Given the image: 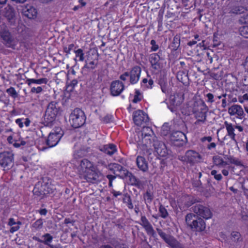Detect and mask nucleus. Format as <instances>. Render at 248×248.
<instances>
[{
	"mask_svg": "<svg viewBox=\"0 0 248 248\" xmlns=\"http://www.w3.org/2000/svg\"><path fill=\"white\" fill-rule=\"evenodd\" d=\"M77 169L80 177L88 182L96 183L104 178L102 173L88 159L81 160Z\"/></svg>",
	"mask_w": 248,
	"mask_h": 248,
	"instance_id": "nucleus-1",
	"label": "nucleus"
},
{
	"mask_svg": "<svg viewBox=\"0 0 248 248\" xmlns=\"http://www.w3.org/2000/svg\"><path fill=\"white\" fill-rule=\"evenodd\" d=\"M70 123L74 128H78L85 122V116L84 112L80 109L75 108L70 116Z\"/></svg>",
	"mask_w": 248,
	"mask_h": 248,
	"instance_id": "nucleus-2",
	"label": "nucleus"
},
{
	"mask_svg": "<svg viewBox=\"0 0 248 248\" xmlns=\"http://www.w3.org/2000/svg\"><path fill=\"white\" fill-rule=\"evenodd\" d=\"M186 221L191 228L195 229L197 231H202L205 228V223L201 218H198L196 215L190 213L186 217Z\"/></svg>",
	"mask_w": 248,
	"mask_h": 248,
	"instance_id": "nucleus-3",
	"label": "nucleus"
},
{
	"mask_svg": "<svg viewBox=\"0 0 248 248\" xmlns=\"http://www.w3.org/2000/svg\"><path fill=\"white\" fill-rule=\"evenodd\" d=\"M141 139L138 142L139 144H142L146 146H150L153 141L156 139L154 133L150 127H143L141 131Z\"/></svg>",
	"mask_w": 248,
	"mask_h": 248,
	"instance_id": "nucleus-4",
	"label": "nucleus"
},
{
	"mask_svg": "<svg viewBox=\"0 0 248 248\" xmlns=\"http://www.w3.org/2000/svg\"><path fill=\"white\" fill-rule=\"evenodd\" d=\"M59 112V107L57 102H51L47 106L45 114V119L47 123L52 122Z\"/></svg>",
	"mask_w": 248,
	"mask_h": 248,
	"instance_id": "nucleus-5",
	"label": "nucleus"
},
{
	"mask_svg": "<svg viewBox=\"0 0 248 248\" xmlns=\"http://www.w3.org/2000/svg\"><path fill=\"white\" fill-rule=\"evenodd\" d=\"M63 133L60 127H57L55 130L51 132L46 140V144L49 147H53L56 146L62 137Z\"/></svg>",
	"mask_w": 248,
	"mask_h": 248,
	"instance_id": "nucleus-6",
	"label": "nucleus"
},
{
	"mask_svg": "<svg viewBox=\"0 0 248 248\" xmlns=\"http://www.w3.org/2000/svg\"><path fill=\"white\" fill-rule=\"evenodd\" d=\"M193 211L196 215V217L203 218L205 219L211 218L212 217V212L207 206L202 204H196L193 207Z\"/></svg>",
	"mask_w": 248,
	"mask_h": 248,
	"instance_id": "nucleus-7",
	"label": "nucleus"
},
{
	"mask_svg": "<svg viewBox=\"0 0 248 248\" xmlns=\"http://www.w3.org/2000/svg\"><path fill=\"white\" fill-rule=\"evenodd\" d=\"M14 154L10 152L0 153V165L4 170H9L13 165Z\"/></svg>",
	"mask_w": 248,
	"mask_h": 248,
	"instance_id": "nucleus-8",
	"label": "nucleus"
},
{
	"mask_svg": "<svg viewBox=\"0 0 248 248\" xmlns=\"http://www.w3.org/2000/svg\"><path fill=\"white\" fill-rule=\"evenodd\" d=\"M156 231L161 238L171 248H184L183 246L172 236L167 234L160 229Z\"/></svg>",
	"mask_w": 248,
	"mask_h": 248,
	"instance_id": "nucleus-9",
	"label": "nucleus"
},
{
	"mask_svg": "<svg viewBox=\"0 0 248 248\" xmlns=\"http://www.w3.org/2000/svg\"><path fill=\"white\" fill-rule=\"evenodd\" d=\"M208 108L204 103L199 106V108L198 110H195L194 111L195 117L197 119L195 124H199V122L204 123L206 118V112H207Z\"/></svg>",
	"mask_w": 248,
	"mask_h": 248,
	"instance_id": "nucleus-10",
	"label": "nucleus"
},
{
	"mask_svg": "<svg viewBox=\"0 0 248 248\" xmlns=\"http://www.w3.org/2000/svg\"><path fill=\"white\" fill-rule=\"evenodd\" d=\"M133 118L135 124L137 125H141L149 121L147 114L141 110L135 111L133 114Z\"/></svg>",
	"mask_w": 248,
	"mask_h": 248,
	"instance_id": "nucleus-11",
	"label": "nucleus"
},
{
	"mask_svg": "<svg viewBox=\"0 0 248 248\" xmlns=\"http://www.w3.org/2000/svg\"><path fill=\"white\" fill-rule=\"evenodd\" d=\"M172 144L176 146H182L186 139V136L181 131H177L173 132L170 137Z\"/></svg>",
	"mask_w": 248,
	"mask_h": 248,
	"instance_id": "nucleus-12",
	"label": "nucleus"
},
{
	"mask_svg": "<svg viewBox=\"0 0 248 248\" xmlns=\"http://www.w3.org/2000/svg\"><path fill=\"white\" fill-rule=\"evenodd\" d=\"M152 142L153 146L159 155L164 157L168 155V151L165 144L163 142L155 139Z\"/></svg>",
	"mask_w": 248,
	"mask_h": 248,
	"instance_id": "nucleus-13",
	"label": "nucleus"
},
{
	"mask_svg": "<svg viewBox=\"0 0 248 248\" xmlns=\"http://www.w3.org/2000/svg\"><path fill=\"white\" fill-rule=\"evenodd\" d=\"M140 224L143 227L148 235H150L153 237H155V236L156 233L153 227L145 216H141Z\"/></svg>",
	"mask_w": 248,
	"mask_h": 248,
	"instance_id": "nucleus-14",
	"label": "nucleus"
},
{
	"mask_svg": "<svg viewBox=\"0 0 248 248\" xmlns=\"http://www.w3.org/2000/svg\"><path fill=\"white\" fill-rule=\"evenodd\" d=\"M228 113L231 116H235L236 118L242 119L245 114L242 107L238 105H233L228 108Z\"/></svg>",
	"mask_w": 248,
	"mask_h": 248,
	"instance_id": "nucleus-15",
	"label": "nucleus"
},
{
	"mask_svg": "<svg viewBox=\"0 0 248 248\" xmlns=\"http://www.w3.org/2000/svg\"><path fill=\"white\" fill-rule=\"evenodd\" d=\"M141 69L138 66H134L129 73L130 82L132 84L137 83L140 79Z\"/></svg>",
	"mask_w": 248,
	"mask_h": 248,
	"instance_id": "nucleus-16",
	"label": "nucleus"
},
{
	"mask_svg": "<svg viewBox=\"0 0 248 248\" xmlns=\"http://www.w3.org/2000/svg\"><path fill=\"white\" fill-rule=\"evenodd\" d=\"M124 85L119 80L114 81L110 86L111 93L113 96L119 95L124 90Z\"/></svg>",
	"mask_w": 248,
	"mask_h": 248,
	"instance_id": "nucleus-17",
	"label": "nucleus"
},
{
	"mask_svg": "<svg viewBox=\"0 0 248 248\" xmlns=\"http://www.w3.org/2000/svg\"><path fill=\"white\" fill-rule=\"evenodd\" d=\"M186 156L188 158V162L190 163H198L202 160V156L193 150L186 151Z\"/></svg>",
	"mask_w": 248,
	"mask_h": 248,
	"instance_id": "nucleus-18",
	"label": "nucleus"
},
{
	"mask_svg": "<svg viewBox=\"0 0 248 248\" xmlns=\"http://www.w3.org/2000/svg\"><path fill=\"white\" fill-rule=\"evenodd\" d=\"M23 13L25 16L29 18L33 19L37 16V10L34 7L27 5L23 9Z\"/></svg>",
	"mask_w": 248,
	"mask_h": 248,
	"instance_id": "nucleus-19",
	"label": "nucleus"
},
{
	"mask_svg": "<svg viewBox=\"0 0 248 248\" xmlns=\"http://www.w3.org/2000/svg\"><path fill=\"white\" fill-rule=\"evenodd\" d=\"M136 163L138 168L143 172H146L148 170V164L145 158L141 156H138Z\"/></svg>",
	"mask_w": 248,
	"mask_h": 248,
	"instance_id": "nucleus-20",
	"label": "nucleus"
},
{
	"mask_svg": "<svg viewBox=\"0 0 248 248\" xmlns=\"http://www.w3.org/2000/svg\"><path fill=\"white\" fill-rule=\"evenodd\" d=\"M112 166V167L113 168L117 169L120 171H123V173L125 177L129 178V179L131 181L135 182L136 181V178L132 174V173L126 170H124L123 167L118 164H113L112 165H110L109 166V169H111L110 166Z\"/></svg>",
	"mask_w": 248,
	"mask_h": 248,
	"instance_id": "nucleus-21",
	"label": "nucleus"
},
{
	"mask_svg": "<svg viewBox=\"0 0 248 248\" xmlns=\"http://www.w3.org/2000/svg\"><path fill=\"white\" fill-rule=\"evenodd\" d=\"M43 189L44 191L40 190L38 187L35 186L33 190V193L34 195L39 197L40 198H42L44 195L52 193L53 192V189L50 188L49 187L45 186L43 187Z\"/></svg>",
	"mask_w": 248,
	"mask_h": 248,
	"instance_id": "nucleus-22",
	"label": "nucleus"
},
{
	"mask_svg": "<svg viewBox=\"0 0 248 248\" xmlns=\"http://www.w3.org/2000/svg\"><path fill=\"white\" fill-rule=\"evenodd\" d=\"M8 225L11 226L10 230V232L14 233L20 229L22 222L20 221H16L14 218L11 217L9 219Z\"/></svg>",
	"mask_w": 248,
	"mask_h": 248,
	"instance_id": "nucleus-23",
	"label": "nucleus"
},
{
	"mask_svg": "<svg viewBox=\"0 0 248 248\" xmlns=\"http://www.w3.org/2000/svg\"><path fill=\"white\" fill-rule=\"evenodd\" d=\"M224 125L227 131V134L230 137V138L235 141V134L234 133L235 126L233 125L232 123H229L227 121L224 122Z\"/></svg>",
	"mask_w": 248,
	"mask_h": 248,
	"instance_id": "nucleus-24",
	"label": "nucleus"
},
{
	"mask_svg": "<svg viewBox=\"0 0 248 248\" xmlns=\"http://www.w3.org/2000/svg\"><path fill=\"white\" fill-rule=\"evenodd\" d=\"M42 237L44 238L43 240H42L37 238H33V239L39 242L43 243L44 244L48 246L51 248H53V246L50 244L53 238L52 235H51L49 233H47L42 235Z\"/></svg>",
	"mask_w": 248,
	"mask_h": 248,
	"instance_id": "nucleus-25",
	"label": "nucleus"
},
{
	"mask_svg": "<svg viewBox=\"0 0 248 248\" xmlns=\"http://www.w3.org/2000/svg\"><path fill=\"white\" fill-rule=\"evenodd\" d=\"M101 151L106 154L111 155L117 152L116 146L113 144H108L104 145L101 149Z\"/></svg>",
	"mask_w": 248,
	"mask_h": 248,
	"instance_id": "nucleus-26",
	"label": "nucleus"
},
{
	"mask_svg": "<svg viewBox=\"0 0 248 248\" xmlns=\"http://www.w3.org/2000/svg\"><path fill=\"white\" fill-rule=\"evenodd\" d=\"M1 14L4 16L10 19L14 16V10L13 7L10 5L6 6L0 10Z\"/></svg>",
	"mask_w": 248,
	"mask_h": 248,
	"instance_id": "nucleus-27",
	"label": "nucleus"
},
{
	"mask_svg": "<svg viewBox=\"0 0 248 248\" xmlns=\"http://www.w3.org/2000/svg\"><path fill=\"white\" fill-rule=\"evenodd\" d=\"M160 59V56L157 53H154L151 55L150 61L154 68L157 69L159 67L158 62Z\"/></svg>",
	"mask_w": 248,
	"mask_h": 248,
	"instance_id": "nucleus-28",
	"label": "nucleus"
},
{
	"mask_svg": "<svg viewBox=\"0 0 248 248\" xmlns=\"http://www.w3.org/2000/svg\"><path fill=\"white\" fill-rule=\"evenodd\" d=\"M28 85L30 86L31 84L34 83L36 84H46L48 82V79L46 78H42L38 79H34V78H28L26 81Z\"/></svg>",
	"mask_w": 248,
	"mask_h": 248,
	"instance_id": "nucleus-29",
	"label": "nucleus"
},
{
	"mask_svg": "<svg viewBox=\"0 0 248 248\" xmlns=\"http://www.w3.org/2000/svg\"><path fill=\"white\" fill-rule=\"evenodd\" d=\"M183 98L178 94H174L170 96V101L171 104L175 106L180 105L183 102Z\"/></svg>",
	"mask_w": 248,
	"mask_h": 248,
	"instance_id": "nucleus-30",
	"label": "nucleus"
},
{
	"mask_svg": "<svg viewBox=\"0 0 248 248\" xmlns=\"http://www.w3.org/2000/svg\"><path fill=\"white\" fill-rule=\"evenodd\" d=\"M213 161L215 165L219 167H225L228 163L224 161L223 159L219 156H216L213 157Z\"/></svg>",
	"mask_w": 248,
	"mask_h": 248,
	"instance_id": "nucleus-31",
	"label": "nucleus"
},
{
	"mask_svg": "<svg viewBox=\"0 0 248 248\" xmlns=\"http://www.w3.org/2000/svg\"><path fill=\"white\" fill-rule=\"evenodd\" d=\"M159 216L163 218H166L169 216L167 210L162 205H160L159 207Z\"/></svg>",
	"mask_w": 248,
	"mask_h": 248,
	"instance_id": "nucleus-32",
	"label": "nucleus"
},
{
	"mask_svg": "<svg viewBox=\"0 0 248 248\" xmlns=\"http://www.w3.org/2000/svg\"><path fill=\"white\" fill-rule=\"evenodd\" d=\"M123 201L124 203L126 204V205L129 209L133 208L130 197L128 195L125 194L123 198Z\"/></svg>",
	"mask_w": 248,
	"mask_h": 248,
	"instance_id": "nucleus-33",
	"label": "nucleus"
},
{
	"mask_svg": "<svg viewBox=\"0 0 248 248\" xmlns=\"http://www.w3.org/2000/svg\"><path fill=\"white\" fill-rule=\"evenodd\" d=\"M231 239L234 242H238L242 241V238L239 232H232L231 233Z\"/></svg>",
	"mask_w": 248,
	"mask_h": 248,
	"instance_id": "nucleus-34",
	"label": "nucleus"
},
{
	"mask_svg": "<svg viewBox=\"0 0 248 248\" xmlns=\"http://www.w3.org/2000/svg\"><path fill=\"white\" fill-rule=\"evenodd\" d=\"M245 11L246 9L243 6H236L232 8L230 12L235 14H241Z\"/></svg>",
	"mask_w": 248,
	"mask_h": 248,
	"instance_id": "nucleus-35",
	"label": "nucleus"
},
{
	"mask_svg": "<svg viewBox=\"0 0 248 248\" xmlns=\"http://www.w3.org/2000/svg\"><path fill=\"white\" fill-rule=\"evenodd\" d=\"M240 34L243 37L248 38V25L241 27L239 29Z\"/></svg>",
	"mask_w": 248,
	"mask_h": 248,
	"instance_id": "nucleus-36",
	"label": "nucleus"
},
{
	"mask_svg": "<svg viewBox=\"0 0 248 248\" xmlns=\"http://www.w3.org/2000/svg\"><path fill=\"white\" fill-rule=\"evenodd\" d=\"M43 225V220L42 219H39L32 224V227L35 230H39L42 228Z\"/></svg>",
	"mask_w": 248,
	"mask_h": 248,
	"instance_id": "nucleus-37",
	"label": "nucleus"
},
{
	"mask_svg": "<svg viewBox=\"0 0 248 248\" xmlns=\"http://www.w3.org/2000/svg\"><path fill=\"white\" fill-rule=\"evenodd\" d=\"M26 144V142L22 139L15 140V142L13 143V146L16 148H19L21 146H23Z\"/></svg>",
	"mask_w": 248,
	"mask_h": 248,
	"instance_id": "nucleus-38",
	"label": "nucleus"
},
{
	"mask_svg": "<svg viewBox=\"0 0 248 248\" xmlns=\"http://www.w3.org/2000/svg\"><path fill=\"white\" fill-rule=\"evenodd\" d=\"M75 53L76 54V57L79 58V61L81 62L84 61V57L82 49L79 48L78 50H75Z\"/></svg>",
	"mask_w": 248,
	"mask_h": 248,
	"instance_id": "nucleus-39",
	"label": "nucleus"
},
{
	"mask_svg": "<svg viewBox=\"0 0 248 248\" xmlns=\"http://www.w3.org/2000/svg\"><path fill=\"white\" fill-rule=\"evenodd\" d=\"M6 92L13 98H16L17 97V93L15 89L13 87H10L6 90Z\"/></svg>",
	"mask_w": 248,
	"mask_h": 248,
	"instance_id": "nucleus-40",
	"label": "nucleus"
},
{
	"mask_svg": "<svg viewBox=\"0 0 248 248\" xmlns=\"http://www.w3.org/2000/svg\"><path fill=\"white\" fill-rule=\"evenodd\" d=\"M211 174L214 176V178L217 181H220L222 179V176L221 174L217 173L216 170H212L211 172Z\"/></svg>",
	"mask_w": 248,
	"mask_h": 248,
	"instance_id": "nucleus-41",
	"label": "nucleus"
},
{
	"mask_svg": "<svg viewBox=\"0 0 248 248\" xmlns=\"http://www.w3.org/2000/svg\"><path fill=\"white\" fill-rule=\"evenodd\" d=\"M239 21L242 24L248 25V14L245 15L241 17Z\"/></svg>",
	"mask_w": 248,
	"mask_h": 248,
	"instance_id": "nucleus-42",
	"label": "nucleus"
},
{
	"mask_svg": "<svg viewBox=\"0 0 248 248\" xmlns=\"http://www.w3.org/2000/svg\"><path fill=\"white\" fill-rule=\"evenodd\" d=\"M43 91V89L41 87L38 86L37 87H32L31 89V92L32 93H39Z\"/></svg>",
	"mask_w": 248,
	"mask_h": 248,
	"instance_id": "nucleus-43",
	"label": "nucleus"
},
{
	"mask_svg": "<svg viewBox=\"0 0 248 248\" xmlns=\"http://www.w3.org/2000/svg\"><path fill=\"white\" fill-rule=\"evenodd\" d=\"M1 36L5 41H8L10 39V33L8 31H5L2 32Z\"/></svg>",
	"mask_w": 248,
	"mask_h": 248,
	"instance_id": "nucleus-44",
	"label": "nucleus"
},
{
	"mask_svg": "<svg viewBox=\"0 0 248 248\" xmlns=\"http://www.w3.org/2000/svg\"><path fill=\"white\" fill-rule=\"evenodd\" d=\"M150 43L152 45L151 50L153 51H156L158 48V46L156 44L155 41V40H152Z\"/></svg>",
	"mask_w": 248,
	"mask_h": 248,
	"instance_id": "nucleus-45",
	"label": "nucleus"
},
{
	"mask_svg": "<svg viewBox=\"0 0 248 248\" xmlns=\"http://www.w3.org/2000/svg\"><path fill=\"white\" fill-rule=\"evenodd\" d=\"M112 120V116L110 115H107L105 116L102 121L105 123H108Z\"/></svg>",
	"mask_w": 248,
	"mask_h": 248,
	"instance_id": "nucleus-46",
	"label": "nucleus"
},
{
	"mask_svg": "<svg viewBox=\"0 0 248 248\" xmlns=\"http://www.w3.org/2000/svg\"><path fill=\"white\" fill-rule=\"evenodd\" d=\"M206 96L207 98V102L212 103L214 102V95L211 93H208L206 94Z\"/></svg>",
	"mask_w": 248,
	"mask_h": 248,
	"instance_id": "nucleus-47",
	"label": "nucleus"
},
{
	"mask_svg": "<svg viewBox=\"0 0 248 248\" xmlns=\"http://www.w3.org/2000/svg\"><path fill=\"white\" fill-rule=\"evenodd\" d=\"M24 119L22 118H18L16 120V123L19 126L20 128H22L24 126V123L23 122V120Z\"/></svg>",
	"mask_w": 248,
	"mask_h": 248,
	"instance_id": "nucleus-48",
	"label": "nucleus"
},
{
	"mask_svg": "<svg viewBox=\"0 0 248 248\" xmlns=\"http://www.w3.org/2000/svg\"><path fill=\"white\" fill-rule=\"evenodd\" d=\"M228 159L229 160V162L230 163L238 165L239 163V161L238 160L235 159L232 156H230L228 158Z\"/></svg>",
	"mask_w": 248,
	"mask_h": 248,
	"instance_id": "nucleus-49",
	"label": "nucleus"
},
{
	"mask_svg": "<svg viewBox=\"0 0 248 248\" xmlns=\"http://www.w3.org/2000/svg\"><path fill=\"white\" fill-rule=\"evenodd\" d=\"M128 76H129V73L127 72H126L120 76V78L122 80L125 81L126 80V78H127V77H128Z\"/></svg>",
	"mask_w": 248,
	"mask_h": 248,
	"instance_id": "nucleus-50",
	"label": "nucleus"
},
{
	"mask_svg": "<svg viewBox=\"0 0 248 248\" xmlns=\"http://www.w3.org/2000/svg\"><path fill=\"white\" fill-rule=\"evenodd\" d=\"M136 94L135 95L134 98L133 100V102L135 103H136L140 100V98L139 97V92L138 91L136 92Z\"/></svg>",
	"mask_w": 248,
	"mask_h": 248,
	"instance_id": "nucleus-51",
	"label": "nucleus"
},
{
	"mask_svg": "<svg viewBox=\"0 0 248 248\" xmlns=\"http://www.w3.org/2000/svg\"><path fill=\"white\" fill-rule=\"evenodd\" d=\"M99 166H104L105 167H107V165L105 164V162L102 160L98 161L97 162V165L96 166H95V167H96L99 170L98 167Z\"/></svg>",
	"mask_w": 248,
	"mask_h": 248,
	"instance_id": "nucleus-52",
	"label": "nucleus"
},
{
	"mask_svg": "<svg viewBox=\"0 0 248 248\" xmlns=\"http://www.w3.org/2000/svg\"><path fill=\"white\" fill-rule=\"evenodd\" d=\"M153 83H154L153 80L151 78H150L148 80L147 84H146L145 85V86L147 88H151L152 87V85H153Z\"/></svg>",
	"mask_w": 248,
	"mask_h": 248,
	"instance_id": "nucleus-53",
	"label": "nucleus"
},
{
	"mask_svg": "<svg viewBox=\"0 0 248 248\" xmlns=\"http://www.w3.org/2000/svg\"><path fill=\"white\" fill-rule=\"evenodd\" d=\"M242 220L244 222V223L248 225V216L245 215H243L242 217Z\"/></svg>",
	"mask_w": 248,
	"mask_h": 248,
	"instance_id": "nucleus-54",
	"label": "nucleus"
},
{
	"mask_svg": "<svg viewBox=\"0 0 248 248\" xmlns=\"http://www.w3.org/2000/svg\"><path fill=\"white\" fill-rule=\"evenodd\" d=\"M202 142H204L206 140L208 141V142H211L212 140V138L210 136H208V137H203L202 139Z\"/></svg>",
	"mask_w": 248,
	"mask_h": 248,
	"instance_id": "nucleus-55",
	"label": "nucleus"
},
{
	"mask_svg": "<svg viewBox=\"0 0 248 248\" xmlns=\"http://www.w3.org/2000/svg\"><path fill=\"white\" fill-rule=\"evenodd\" d=\"M216 147V144L214 142H212L208 145L207 148L209 150H211L212 149L215 148Z\"/></svg>",
	"mask_w": 248,
	"mask_h": 248,
	"instance_id": "nucleus-56",
	"label": "nucleus"
},
{
	"mask_svg": "<svg viewBox=\"0 0 248 248\" xmlns=\"http://www.w3.org/2000/svg\"><path fill=\"white\" fill-rule=\"evenodd\" d=\"M15 140H16V139H14L13 136H9L7 138V140L8 142L10 144H13V143L15 142Z\"/></svg>",
	"mask_w": 248,
	"mask_h": 248,
	"instance_id": "nucleus-57",
	"label": "nucleus"
},
{
	"mask_svg": "<svg viewBox=\"0 0 248 248\" xmlns=\"http://www.w3.org/2000/svg\"><path fill=\"white\" fill-rule=\"evenodd\" d=\"M78 81L77 79H73L71 82L70 86H72V87H74L78 84Z\"/></svg>",
	"mask_w": 248,
	"mask_h": 248,
	"instance_id": "nucleus-58",
	"label": "nucleus"
},
{
	"mask_svg": "<svg viewBox=\"0 0 248 248\" xmlns=\"http://www.w3.org/2000/svg\"><path fill=\"white\" fill-rule=\"evenodd\" d=\"M179 159L183 161L187 162H188V158L186 156V154L184 156H181L179 157Z\"/></svg>",
	"mask_w": 248,
	"mask_h": 248,
	"instance_id": "nucleus-59",
	"label": "nucleus"
},
{
	"mask_svg": "<svg viewBox=\"0 0 248 248\" xmlns=\"http://www.w3.org/2000/svg\"><path fill=\"white\" fill-rule=\"evenodd\" d=\"M145 197H146L147 200H149V201H151V200H152V196H151L150 193L148 191L146 192V193Z\"/></svg>",
	"mask_w": 248,
	"mask_h": 248,
	"instance_id": "nucleus-60",
	"label": "nucleus"
},
{
	"mask_svg": "<svg viewBox=\"0 0 248 248\" xmlns=\"http://www.w3.org/2000/svg\"><path fill=\"white\" fill-rule=\"evenodd\" d=\"M39 213L41 215L45 216L47 213V210L46 209H42L39 210Z\"/></svg>",
	"mask_w": 248,
	"mask_h": 248,
	"instance_id": "nucleus-61",
	"label": "nucleus"
},
{
	"mask_svg": "<svg viewBox=\"0 0 248 248\" xmlns=\"http://www.w3.org/2000/svg\"><path fill=\"white\" fill-rule=\"evenodd\" d=\"M112 193L113 194V196H115V197H117L118 196L122 195V192L120 191H117L115 190H113Z\"/></svg>",
	"mask_w": 248,
	"mask_h": 248,
	"instance_id": "nucleus-62",
	"label": "nucleus"
},
{
	"mask_svg": "<svg viewBox=\"0 0 248 248\" xmlns=\"http://www.w3.org/2000/svg\"><path fill=\"white\" fill-rule=\"evenodd\" d=\"M107 177L109 180V181H112L116 178V176L112 175H107Z\"/></svg>",
	"mask_w": 248,
	"mask_h": 248,
	"instance_id": "nucleus-63",
	"label": "nucleus"
},
{
	"mask_svg": "<svg viewBox=\"0 0 248 248\" xmlns=\"http://www.w3.org/2000/svg\"><path fill=\"white\" fill-rule=\"evenodd\" d=\"M25 120V121L24 122V124H25L26 127H28L30 124L31 121L28 118H26Z\"/></svg>",
	"mask_w": 248,
	"mask_h": 248,
	"instance_id": "nucleus-64",
	"label": "nucleus"
}]
</instances>
